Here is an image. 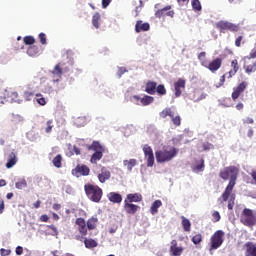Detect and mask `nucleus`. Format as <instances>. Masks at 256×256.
<instances>
[{"mask_svg":"<svg viewBox=\"0 0 256 256\" xmlns=\"http://www.w3.org/2000/svg\"><path fill=\"white\" fill-rule=\"evenodd\" d=\"M202 147L204 151H211V149H213V144L206 142L202 144Z\"/></svg>","mask_w":256,"mask_h":256,"instance_id":"5fc2aeb1","label":"nucleus"},{"mask_svg":"<svg viewBox=\"0 0 256 256\" xmlns=\"http://www.w3.org/2000/svg\"><path fill=\"white\" fill-rule=\"evenodd\" d=\"M153 101H155L153 96L145 95L141 98V105H143V107H147V105H151Z\"/></svg>","mask_w":256,"mask_h":256,"instance_id":"7c9ffc66","label":"nucleus"},{"mask_svg":"<svg viewBox=\"0 0 256 256\" xmlns=\"http://www.w3.org/2000/svg\"><path fill=\"white\" fill-rule=\"evenodd\" d=\"M245 89H247V83L242 82L234 90H236L238 93H243V91H245Z\"/></svg>","mask_w":256,"mask_h":256,"instance_id":"a18cd8bd","label":"nucleus"},{"mask_svg":"<svg viewBox=\"0 0 256 256\" xmlns=\"http://www.w3.org/2000/svg\"><path fill=\"white\" fill-rule=\"evenodd\" d=\"M48 227L53 231L52 235H59V231L57 230V227H55V225H48Z\"/></svg>","mask_w":256,"mask_h":256,"instance_id":"0e129e2a","label":"nucleus"},{"mask_svg":"<svg viewBox=\"0 0 256 256\" xmlns=\"http://www.w3.org/2000/svg\"><path fill=\"white\" fill-rule=\"evenodd\" d=\"M0 254H1V256H9V255H11V250H7L5 248H1L0 249Z\"/></svg>","mask_w":256,"mask_h":256,"instance_id":"bf43d9fd","label":"nucleus"},{"mask_svg":"<svg viewBox=\"0 0 256 256\" xmlns=\"http://www.w3.org/2000/svg\"><path fill=\"white\" fill-rule=\"evenodd\" d=\"M15 165H17V156L15 155V152H12L9 155L8 161L6 163V168L12 169L13 167H15Z\"/></svg>","mask_w":256,"mask_h":256,"instance_id":"5701e85b","label":"nucleus"},{"mask_svg":"<svg viewBox=\"0 0 256 256\" xmlns=\"http://www.w3.org/2000/svg\"><path fill=\"white\" fill-rule=\"evenodd\" d=\"M171 6H166L160 10H157L155 13V17H157L158 19H161V17H165V15H167V17H173V15H175L174 11H170Z\"/></svg>","mask_w":256,"mask_h":256,"instance_id":"4468645a","label":"nucleus"},{"mask_svg":"<svg viewBox=\"0 0 256 256\" xmlns=\"http://www.w3.org/2000/svg\"><path fill=\"white\" fill-rule=\"evenodd\" d=\"M201 241H203V236L201 234H196L192 237V243H194V245H199Z\"/></svg>","mask_w":256,"mask_h":256,"instance_id":"37998d69","label":"nucleus"},{"mask_svg":"<svg viewBox=\"0 0 256 256\" xmlns=\"http://www.w3.org/2000/svg\"><path fill=\"white\" fill-rule=\"evenodd\" d=\"M16 189H25L27 187V180L25 178L20 179L18 182L15 184Z\"/></svg>","mask_w":256,"mask_h":256,"instance_id":"58836bf2","label":"nucleus"},{"mask_svg":"<svg viewBox=\"0 0 256 256\" xmlns=\"http://www.w3.org/2000/svg\"><path fill=\"white\" fill-rule=\"evenodd\" d=\"M171 119L173 124L176 125V127H179V125H181V116H175V113H174Z\"/></svg>","mask_w":256,"mask_h":256,"instance_id":"de8ad7c7","label":"nucleus"},{"mask_svg":"<svg viewBox=\"0 0 256 256\" xmlns=\"http://www.w3.org/2000/svg\"><path fill=\"white\" fill-rule=\"evenodd\" d=\"M92 25L95 29H99V27H101V14H99V12L94 13L92 16Z\"/></svg>","mask_w":256,"mask_h":256,"instance_id":"cd10ccee","label":"nucleus"},{"mask_svg":"<svg viewBox=\"0 0 256 256\" xmlns=\"http://www.w3.org/2000/svg\"><path fill=\"white\" fill-rule=\"evenodd\" d=\"M177 155H179V149L173 146L164 147L162 150L155 152L156 161L160 164L173 161Z\"/></svg>","mask_w":256,"mask_h":256,"instance_id":"f03ea898","label":"nucleus"},{"mask_svg":"<svg viewBox=\"0 0 256 256\" xmlns=\"http://www.w3.org/2000/svg\"><path fill=\"white\" fill-rule=\"evenodd\" d=\"M216 27L217 29H220V31H239V26L227 21L217 22Z\"/></svg>","mask_w":256,"mask_h":256,"instance_id":"9d476101","label":"nucleus"},{"mask_svg":"<svg viewBox=\"0 0 256 256\" xmlns=\"http://www.w3.org/2000/svg\"><path fill=\"white\" fill-rule=\"evenodd\" d=\"M47 127L45 129V133H51V131H53V120H48L46 123Z\"/></svg>","mask_w":256,"mask_h":256,"instance_id":"09e8293b","label":"nucleus"},{"mask_svg":"<svg viewBox=\"0 0 256 256\" xmlns=\"http://www.w3.org/2000/svg\"><path fill=\"white\" fill-rule=\"evenodd\" d=\"M219 175H220L221 179H223L224 181H227L228 179H230L225 191L222 194L223 201H227L229 199L231 193L233 192V188L235 187V185L237 183V177L239 175V168H237L236 166L226 167L220 171Z\"/></svg>","mask_w":256,"mask_h":256,"instance_id":"f257e3e1","label":"nucleus"},{"mask_svg":"<svg viewBox=\"0 0 256 256\" xmlns=\"http://www.w3.org/2000/svg\"><path fill=\"white\" fill-rule=\"evenodd\" d=\"M40 87L42 93H45L46 95H55V93L59 91V85H55V82L47 77H42L40 79Z\"/></svg>","mask_w":256,"mask_h":256,"instance_id":"39448f33","label":"nucleus"},{"mask_svg":"<svg viewBox=\"0 0 256 256\" xmlns=\"http://www.w3.org/2000/svg\"><path fill=\"white\" fill-rule=\"evenodd\" d=\"M60 64H63L64 67H68V73H69V71H71V69H73L75 60H73V58H71V57H67L62 62H60Z\"/></svg>","mask_w":256,"mask_h":256,"instance_id":"c756f323","label":"nucleus"},{"mask_svg":"<svg viewBox=\"0 0 256 256\" xmlns=\"http://www.w3.org/2000/svg\"><path fill=\"white\" fill-rule=\"evenodd\" d=\"M198 59L203 67H207L209 69V66H207V60H205V52H201L198 55Z\"/></svg>","mask_w":256,"mask_h":256,"instance_id":"ea45409f","label":"nucleus"},{"mask_svg":"<svg viewBox=\"0 0 256 256\" xmlns=\"http://www.w3.org/2000/svg\"><path fill=\"white\" fill-rule=\"evenodd\" d=\"M156 93H158V95H166L167 90L165 89V86L163 84H160L156 86Z\"/></svg>","mask_w":256,"mask_h":256,"instance_id":"79ce46f5","label":"nucleus"},{"mask_svg":"<svg viewBox=\"0 0 256 256\" xmlns=\"http://www.w3.org/2000/svg\"><path fill=\"white\" fill-rule=\"evenodd\" d=\"M145 92L148 93V95H155V93H157V84L153 81L147 82Z\"/></svg>","mask_w":256,"mask_h":256,"instance_id":"aec40b11","label":"nucleus"},{"mask_svg":"<svg viewBox=\"0 0 256 256\" xmlns=\"http://www.w3.org/2000/svg\"><path fill=\"white\" fill-rule=\"evenodd\" d=\"M99 220L97 219V217H92V218H90L88 221H87V227H88V229H90V230H93V229H95L96 227H97V222H98Z\"/></svg>","mask_w":256,"mask_h":256,"instance_id":"e433bc0d","label":"nucleus"},{"mask_svg":"<svg viewBox=\"0 0 256 256\" xmlns=\"http://www.w3.org/2000/svg\"><path fill=\"white\" fill-rule=\"evenodd\" d=\"M183 247L177 246V240H172L170 245V253L172 256H181L183 255Z\"/></svg>","mask_w":256,"mask_h":256,"instance_id":"ddd939ff","label":"nucleus"},{"mask_svg":"<svg viewBox=\"0 0 256 256\" xmlns=\"http://www.w3.org/2000/svg\"><path fill=\"white\" fill-rule=\"evenodd\" d=\"M244 59H256V49L251 50L249 56H245Z\"/></svg>","mask_w":256,"mask_h":256,"instance_id":"13d9d810","label":"nucleus"},{"mask_svg":"<svg viewBox=\"0 0 256 256\" xmlns=\"http://www.w3.org/2000/svg\"><path fill=\"white\" fill-rule=\"evenodd\" d=\"M24 43L25 45H33V43H35V38L33 36H25Z\"/></svg>","mask_w":256,"mask_h":256,"instance_id":"49530a36","label":"nucleus"},{"mask_svg":"<svg viewBox=\"0 0 256 256\" xmlns=\"http://www.w3.org/2000/svg\"><path fill=\"white\" fill-rule=\"evenodd\" d=\"M84 245L86 247V249H95V247H97V241H95L94 239H85L84 240Z\"/></svg>","mask_w":256,"mask_h":256,"instance_id":"72a5a7b5","label":"nucleus"},{"mask_svg":"<svg viewBox=\"0 0 256 256\" xmlns=\"http://www.w3.org/2000/svg\"><path fill=\"white\" fill-rule=\"evenodd\" d=\"M242 121L246 125H253L255 123V121L251 117H246Z\"/></svg>","mask_w":256,"mask_h":256,"instance_id":"4d7b16f0","label":"nucleus"},{"mask_svg":"<svg viewBox=\"0 0 256 256\" xmlns=\"http://www.w3.org/2000/svg\"><path fill=\"white\" fill-rule=\"evenodd\" d=\"M124 203H125L124 205L125 211H127L130 214L137 213V209L139 206L135 204H131L127 200H125Z\"/></svg>","mask_w":256,"mask_h":256,"instance_id":"bb28decb","label":"nucleus"},{"mask_svg":"<svg viewBox=\"0 0 256 256\" xmlns=\"http://www.w3.org/2000/svg\"><path fill=\"white\" fill-rule=\"evenodd\" d=\"M231 67H232L233 71L238 72L239 71V62H237V60H233L231 62Z\"/></svg>","mask_w":256,"mask_h":256,"instance_id":"6e6d98bb","label":"nucleus"},{"mask_svg":"<svg viewBox=\"0 0 256 256\" xmlns=\"http://www.w3.org/2000/svg\"><path fill=\"white\" fill-rule=\"evenodd\" d=\"M97 177L100 183H105L111 179V171L105 167H102Z\"/></svg>","mask_w":256,"mask_h":256,"instance_id":"f8f14e48","label":"nucleus"},{"mask_svg":"<svg viewBox=\"0 0 256 256\" xmlns=\"http://www.w3.org/2000/svg\"><path fill=\"white\" fill-rule=\"evenodd\" d=\"M90 169L86 165L77 166L74 170H72V175L74 177H79V175H83V177H87L89 175Z\"/></svg>","mask_w":256,"mask_h":256,"instance_id":"9b49d317","label":"nucleus"},{"mask_svg":"<svg viewBox=\"0 0 256 256\" xmlns=\"http://www.w3.org/2000/svg\"><path fill=\"white\" fill-rule=\"evenodd\" d=\"M244 69H245V73H247V75H251V73H255V71H256L253 64L244 66Z\"/></svg>","mask_w":256,"mask_h":256,"instance_id":"8fccbe9b","label":"nucleus"},{"mask_svg":"<svg viewBox=\"0 0 256 256\" xmlns=\"http://www.w3.org/2000/svg\"><path fill=\"white\" fill-rule=\"evenodd\" d=\"M151 29V26L149 23H143V21H137L135 25V31L136 33H141V31H149Z\"/></svg>","mask_w":256,"mask_h":256,"instance_id":"412c9836","label":"nucleus"},{"mask_svg":"<svg viewBox=\"0 0 256 256\" xmlns=\"http://www.w3.org/2000/svg\"><path fill=\"white\" fill-rule=\"evenodd\" d=\"M127 73V68L125 67H119L118 68V72H117V75L119 78L123 77V75Z\"/></svg>","mask_w":256,"mask_h":256,"instance_id":"864d4df0","label":"nucleus"},{"mask_svg":"<svg viewBox=\"0 0 256 256\" xmlns=\"http://www.w3.org/2000/svg\"><path fill=\"white\" fill-rule=\"evenodd\" d=\"M38 54H39V48L35 45H32L27 49V55H29V57H35Z\"/></svg>","mask_w":256,"mask_h":256,"instance_id":"f704fd0d","label":"nucleus"},{"mask_svg":"<svg viewBox=\"0 0 256 256\" xmlns=\"http://www.w3.org/2000/svg\"><path fill=\"white\" fill-rule=\"evenodd\" d=\"M175 97H181V93L185 90V80L180 78L174 83Z\"/></svg>","mask_w":256,"mask_h":256,"instance_id":"2eb2a0df","label":"nucleus"},{"mask_svg":"<svg viewBox=\"0 0 256 256\" xmlns=\"http://www.w3.org/2000/svg\"><path fill=\"white\" fill-rule=\"evenodd\" d=\"M34 103H38L41 107H45V105H47V98H45L43 94L37 93L34 97Z\"/></svg>","mask_w":256,"mask_h":256,"instance_id":"b1692460","label":"nucleus"},{"mask_svg":"<svg viewBox=\"0 0 256 256\" xmlns=\"http://www.w3.org/2000/svg\"><path fill=\"white\" fill-rule=\"evenodd\" d=\"M127 199L128 201H130V203H139L140 201L143 200V196H141V194L139 193L128 194Z\"/></svg>","mask_w":256,"mask_h":256,"instance_id":"c85d7f7f","label":"nucleus"},{"mask_svg":"<svg viewBox=\"0 0 256 256\" xmlns=\"http://www.w3.org/2000/svg\"><path fill=\"white\" fill-rule=\"evenodd\" d=\"M223 237H225V232L223 230H217L210 238V253L215 251L223 245Z\"/></svg>","mask_w":256,"mask_h":256,"instance_id":"423d86ee","label":"nucleus"},{"mask_svg":"<svg viewBox=\"0 0 256 256\" xmlns=\"http://www.w3.org/2000/svg\"><path fill=\"white\" fill-rule=\"evenodd\" d=\"M39 39H40L41 45H47V36L45 35V33L41 32L39 34Z\"/></svg>","mask_w":256,"mask_h":256,"instance_id":"3c124183","label":"nucleus"},{"mask_svg":"<svg viewBox=\"0 0 256 256\" xmlns=\"http://www.w3.org/2000/svg\"><path fill=\"white\" fill-rule=\"evenodd\" d=\"M64 73H69V67H65L63 64H56L52 70L48 71V79H50L54 85H59L63 79Z\"/></svg>","mask_w":256,"mask_h":256,"instance_id":"7ed1b4c3","label":"nucleus"},{"mask_svg":"<svg viewBox=\"0 0 256 256\" xmlns=\"http://www.w3.org/2000/svg\"><path fill=\"white\" fill-rule=\"evenodd\" d=\"M71 149V152L74 153L75 155H81V150L77 148V146H73Z\"/></svg>","mask_w":256,"mask_h":256,"instance_id":"e2e57ef3","label":"nucleus"},{"mask_svg":"<svg viewBox=\"0 0 256 256\" xmlns=\"http://www.w3.org/2000/svg\"><path fill=\"white\" fill-rule=\"evenodd\" d=\"M241 221L247 227H253V225L256 223V214L253 213V210L245 208L242 213Z\"/></svg>","mask_w":256,"mask_h":256,"instance_id":"6e6552de","label":"nucleus"},{"mask_svg":"<svg viewBox=\"0 0 256 256\" xmlns=\"http://www.w3.org/2000/svg\"><path fill=\"white\" fill-rule=\"evenodd\" d=\"M123 165L125 168H127V171L131 173V171H133V167L137 165V160L136 159L124 160Z\"/></svg>","mask_w":256,"mask_h":256,"instance_id":"a878e982","label":"nucleus"},{"mask_svg":"<svg viewBox=\"0 0 256 256\" xmlns=\"http://www.w3.org/2000/svg\"><path fill=\"white\" fill-rule=\"evenodd\" d=\"M174 113L175 112H173L171 108H165L162 112H160V117H162V119H165V117H173Z\"/></svg>","mask_w":256,"mask_h":256,"instance_id":"4c0bfd02","label":"nucleus"},{"mask_svg":"<svg viewBox=\"0 0 256 256\" xmlns=\"http://www.w3.org/2000/svg\"><path fill=\"white\" fill-rule=\"evenodd\" d=\"M161 205H163V202H161V200L154 201L150 207L151 215H157V213H159V207H161Z\"/></svg>","mask_w":256,"mask_h":256,"instance_id":"393cba45","label":"nucleus"},{"mask_svg":"<svg viewBox=\"0 0 256 256\" xmlns=\"http://www.w3.org/2000/svg\"><path fill=\"white\" fill-rule=\"evenodd\" d=\"M192 9H194V11H201L202 7H201V2L199 0H192Z\"/></svg>","mask_w":256,"mask_h":256,"instance_id":"a19ab883","label":"nucleus"},{"mask_svg":"<svg viewBox=\"0 0 256 256\" xmlns=\"http://www.w3.org/2000/svg\"><path fill=\"white\" fill-rule=\"evenodd\" d=\"M191 170L193 173H203V171H205V160L201 159L196 161L192 164Z\"/></svg>","mask_w":256,"mask_h":256,"instance_id":"f3484780","label":"nucleus"},{"mask_svg":"<svg viewBox=\"0 0 256 256\" xmlns=\"http://www.w3.org/2000/svg\"><path fill=\"white\" fill-rule=\"evenodd\" d=\"M76 225H77V229L80 234L87 235V229H89V228L87 227V222H85V219L78 218L76 220Z\"/></svg>","mask_w":256,"mask_h":256,"instance_id":"a211bd4d","label":"nucleus"},{"mask_svg":"<svg viewBox=\"0 0 256 256\" xmlns=\"http://www.w3.org/2000/svg\"><path fill=\"white\" fill-rule=\"evenodd\" d=\"M84 191L88 199H90V201H93L94 203H99V201H101V198L103 197V189H101L97 185L86 184L84 186Z\"/></svg>","mask_w":256,"mask_h":256,"instance_id":"20e7f679","label":"nucleus"},{"mask_svg":"<svg viewBox=\"0 0 256 256\" xmlns=\"http://www.w3.org/2000/svg\"><path fill=\"white\" fill-rule=\"evenodd\" d=\"M221 63V58H216L215 60H213L208 65L209 71H211L212 73H215V71H219V69H221Z\"/></svg>","mask_w":256,"mask_h":256,"instance_id":"6ab92c4d","label":"nucleus"},{"mask_svg":"<svg viewBox=\"0 0 256 256\" xmlns=\"http://www.w3.org/2000/svg\"><path fill=\"white\" fill-rule=\"evenodd\" d=\"M212 217H213V222L214 223H217L218 221H221V214H219V211H215L212 214Z\"/></svg>","mask_w":256,"mask_h":256,"instance_id":"603ef678","label":"nucleus"},{"mask_svg":"<svg viewBox=\"0 0 256 256\" xmlns=\"http://www.w3.org/2000/svg\"><path fill=\"white\" fill-rule=\"evenodd\" d=\"M111 5V0H102V8L107 9V6Z\"/></svg>","mask_w":256,"mask_h":256,"instance_id":"338daca9","label":"nucleus"},{"mask_svg":"<svg viewBox=\"0 0 256 256\" xmlns=\"http://www.w3.org/2000/svg\"><path fill=\"white\" fill-rule=\"evenodd\" d=\"M239 95H241V93L238 92V91H236V90L234 89V91H233V93H232V99H233V101H236V99H239Z\"/></svg>","mask_w":256,"mask_h":256,"instance_id":"69168bd1","label":"nucleus"},{"mask_svg":"<svg viewBox=\"0 0 256 256\" xmlns=\"http://www.w3.org/2000/svg\"><path fill=\"white\" fill-rule=\"evenodd\" d=\"M181 219L184 231H186V233H189V231H191V221L185 218V216H182Z\"/></svg>","mask_w":256,"mask_h":256,"instance_id":"2f4dec72","label":"nucleus"},{"mask_svg":"<svg viewBox=\"0 0 256 256\" xmlns=\"http://www.w3.org/2000/svg\"><path fill=\"white\" fill-rule=\"evenodd\" d=\"M62 161H63V157L61 156V154H58V155L52 160V163H53L54 167H56L57 169H61Z\"/></svg>","mask_w":256,"mask_h":256,"instance_id":"c9c22d12","label":"nucleus"},{"mask_svg":"<svg viewBox=\"0 0 256 256\" xmlns=\"http://www.w3.org/2000/svg\"><path fill=\"white\" fill-rule=\"evenodd\" d=\"M18 95L16 91H8V97H11L13 100L17 99Z\"/></svg>","mask_w":256,"mask_h":256,"instance_id":"680f3d73","label":"nucleus"},{"mask_svg":"<svg viewBox=\"0 0 256 256\" xmlns=\"http://www.w3.org/2000/svg\"><path fill=\"white\" fill-rule=\"evenodd\" d=\"M74 125H76V127H85V125H87V118L85 116L76 118Z\"/></svg>","mask_w":256,"mask_h":256,"instance_id":"473e14b6","label":"nucleus"},{"mask_svg":"<svg viewBox=\"0 0 256 256\" xmlns=\"http://www.w3.org/2000/svg\"><path fill=\"white\" fill-rule=\"evenodd\" d=\"M90 149L94 151L95 153L91 156V163H97L98 161H101L103 159V151H105V148L99 144V142H93L90 146Z\"/></svg>","mask_w":256,"mask_h":256,"instance_id":"0eeeda50","label":"nucleus"},{"mask_svg":"<svg viewBox=\"0 0 256 256\" xmlns=\"http://www.w3.org/2000/svg\"><path fill=\"white\" fill-rule=\"evenodd\" d=\"M245 256H256V244L253 242H246L244 245Z\"/></svg>","mask_w":256,"mask_h":256,"instance_id":"dca6fc26","label":"nucleus"},{"mask_svg":"<svg viewBox=\"0 0 256 256\" xmlns=\"http://www.w3.org/2000/svg\"><path fill=\"white\" fill-rule=\"evenodd\" d=\"M141 96L134 95L130 98L131 103H134V105H141Z\"/></svg>","mask_w":256,"mask_h":256,"instance_id":"c03bdc74","label":"nucleus"},{"mask_svg":"<svg viewBox=\"0 0 256 256\" xmlns=\"http://www.w3.org/2000/svg\"><path fill=\"white\" fill-rule=\"evenodd\" d=\"M31 97H33V93L32 92H24V99L25 101H31Z\"/></svg>","mask_w":256,"mask_h":256,"instance_id":"052dcab7","label":"nucleus"},{"mask_svg":"<svg viewBox=\"0 0 256 256\" xmlns=\"http://www.w3.org/2000/svg\"><path fill=\"white\" fill-rule=\"evenodd\" d=\"M142 151L144 153L147 167H153V165H155V154H153V148H151V146L145 144L142 147Z\"/></svg>","mask_w":256,"mask_h":256,"instance_id":"1a4fd4ad","label":"nucleus"},{"mask_svg":"<svg viewBox=\"0 0 256 256\" xmlns=\"http://www.w3.org/2000/svg\"><path fill=\"white\" fill-rule=\"evenodd\" d=\"M108 199L111 203H121V201H123V197L117 192H110L108 194Z\"/></svg>","mask_w":256,"mask_h":256,"instance_id":"4be33fe9","label":"nucleus"},{"mask_svg":"<svg viewBox=\"0 0 256 256\" xmlns=\"http://www.w3.org/2000/svg\"><path fill=\"white\" fill-rule=\"evenodd\" d=\"M16 255H23V248L21 246H17L15 249Z\"/></svg>","mask_w":256,"mask_h":256,"instance_id":"774afa93","label":"nucleus"}]
</instances>
